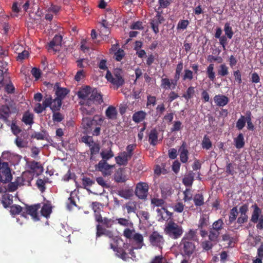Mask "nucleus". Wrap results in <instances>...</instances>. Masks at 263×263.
Wrapping results in <instances>:
<instances>
[{"label": "nucleus", "mask_w": 263, "mask_h": 263, "mask_svg": "<svg viewBox=\"0 0 263 263\" xmlns=\"http://www.w3.org/2000/svg\"><path fill=\"white\" fill-rule=\"evenodd\" d=\"M123 235L129 240L132 246L124 243L122 248L117 249V255L124 260H127L129 258H135L134 249H140L144 245L142 235L137 233L134 229L126 228L123 231Z\"/></svg>", "instance_id": "f257e3e1"}, {"label": "nucleus", "mask_w": 263, "mask_h": 263, "mask_svg": "<svg viewBox=\"0 0 263 263\" xmlns=\"http://www.w3.org/2000/svg\"><path fill=\"white\" fill-rule=\"evenodd\" d=\"M77 95L81 99V109L84 115L92 114L95 111L92 105L99 104L103 102L102 97L97 89L88 86L81 87L77 92Z\"/></svg>", "instance_id": "f03ea898"}, {"label": "nucleus", "mask_w": 263, "mask_h": 263, "mask_svg": "<svg viewBox=\"0 0 263 263\" xmlns=\"http://www.w3.org/2000/svg\"><path fill=\"white\" fill-rule=\"evenodd\" d=\"M196 237V233L193 230L184 234L179 245L180 254L183 256L189 258L195 252L196 246L194 241Z\"/></svg>", "instance_id": "7ed1b4c3"}, {"label": "nucleus", "mask_w": 263, "mask_h": 263, "mask_svg": "<svg viewBox=\"0 0 263 263\" xmlns=\"http://www.w3.org/2000/svg\"><path fill=\"white\" fill-rule=\"evenodd\" d=\"M224 223L221 218L214 221L211 226H210L208 230V237L209 240L216 243L219 240L220 235L222 231L224 230Z\"/></svg>", "instance_id": "20e7f679"}, {"label": "nucleus", "mask_w": 263, "mask_h": 263, "mask_svg": "<svg viewBox=\"0 0 263 263\" xmlns=\"http://www.w3.org/2000/svg\"><path fill=\"white\" fill-rule=\"evenodd\" d=\"M102 235H105L110 239V248L117 252L118 248L116 247V243L118 240V237L115 236L111 231L106 229L102 225H97L96 237H99Z\"/></svg>", "instance_id": "39448f33"}, {"label": "nucleus", "mask_w": 263, "mask_h": 263, "mask_svg": "<svg viewBox=\"0 0 263 263\" xmlns=\"http://www.w3.org/2000/svg\"><path fill=\"white\" fill-rule=\"evenodd\" d=\"M164 231L166 234L173 239H177L180 237L183 232L182 227L173 221H170L167 222Z\"/></svg>", "instance_id": "423d86ee"}, {"label": "nucleus", "mask_w": 263, "mask_h": 263, "mask_svg": "<svg viewBox=\"0 0 263 263\" xmlns=\"http://www.w3.org/2000/svg\"><path fill=\"white\" fill-rule=\"evenodd\" d=\"M83 115V118L82 121V124L84 128L87 130H92L94 126H101L103 123V119L99 116L96 115L92 119L90 117L85 116L88 115Z\"/></svg>", "instance_id": "0eeeda50"}, {"label": "nucleus", "mask_w": 263, "mask_h": 263, "mask_svg": "<svg viewBox=\"0 0 263 263\" xmlns=\"http://www.w3.org/2000/svg\"><path fill=\"white\" fill-rule=\"evenodd\" d=\"M106 78L117 88L121 86L124 83L123 71L120 69H115L112 74L108 71L106 74Z\"/></svg>", "instance_id": "6e6552de"}, {"label": "nucleus", "mask_w": 263, "mask_h": 263, "mask_svg": "<svg viewBox=\"0 0 263 263\" xmlns=\"http://www.w3.org/2000/svg\"><path fill=\"white\" fill-rule=\"evenodd\" d=\"M149 240L153 246L162 249L164 240L163 236L157 232H154L149 237Z\"/></svg>", "instance_id": "1a4fd4ad"}, {"label": "nucleus", "mask_w": 263, "mask_h": 263, "mask_svg": "<svg viewBox=\"0 0 263 263\" xmlns=\"http://www.w3.org/2000/svg\"><path fill=\"white\" fill-rule=\"evenodd\" d=\"M148 185L144 182H140L137 184L135 194L140 199H145L147 195Z\"/></svg>", "instance_id": "9d476101"}, {"label": "nucleus", "mask_w": 263, "mask_h": 263, "mask_svg": "<svg viewBox=\"0 0 263 263\" xmlns=\"http://www.w3.org/2000/svg\"><path fill=\"white\" fill-rule=\"evenodd\" d=\"M62 37L61 35H55L52 40L49 43L48 50L49 51L56 52L60 50Z\"/></svg>", "instance_id": "9b49d317"}, {"label": "nucleus", "mask_w": 263, "mask_h": 263, "mask_svg": "<svg viewBox=\"0 0 263 263\" xmlns=\"http://www.w3.org/2000/svg\"><path fill=\"white\" fill-rule=\"evenodd\" d=\"M98 170L102 172L104 176H109L111 175V170L114 168V165H109L104 160H101L97 164Z\"/></svg>", "instance_id": "f8f14e48"}, {"label": "nucleus", "mask_w": 263, "mask_h": 263, "mask_svg": "<svg viewBox=\"0 0 263 263\" xmlns=\"http://www.w3.org/2000/svg\"><path fill=\"white\" fill-rule=\"evenodd\" d=\"M177 82L174 79H170L167 78H162L161 80V87L166 89H174L177 85Z\"/></svg>", "instance_id": "ddd939ff"}, {"label": "nucleus", "mask_w": 263, "mask_h": 263, "mask_svg": "<svg viewBox=\"0 0 263 263\" xmlns=\"http://www.w3.org/2000/svg\"><path fill=\"white\" fill-rule=\"evenodd\" d=\"M41 206L40 204H37L27 208V213L30 215L34 221H37L40 219V215L37 213V211L41 208Z\"/></svg>", "instance_id": "4468645a"}, {"label": "nucleus", "mask_w": 263, "mask_h": 263, "mask_svg": "<svg viewBox=\"0 0 263 263\" xmlns=\"http://www.w3.org/2000/svg\"><path fill=\"white\" fill-rule=\"evenodd\" d=\"M213 100L216 106L219 107H223L229 102V98L223 95H215Z\"/></svg>", "instance_id": "2eb2a0df"}, {"label": "nucleus", "mask_w": 263, "mask_h": 263, "mask_svg": "<svg viewBox=\"0 0 263 263\" xmlns=\"http://www.w3.org/2000/svg\"><path fill=\"white\" fill-rule=\"evenodd\" d=\"M132 157L125 153V152L121 153L119 156L115 157L117 163L120 165H126Z\"/></svg>", "instance_id": "dca6fc26"}, {"label": "nucleus", "mask_w": 263, "mask_h": 263, "mask_svg": "<svg viewBox=\"0 0 263 263\" xmlns=\"http://www.w3.org/2000/svg\"><path fill=\"white\" fill-rule=\"evenodd\" d=\"M252 208L253 209V211L252 213L251 221L254 223H256L258 220H259L261 216H263V215H261V211L257 204L253 205Z\"/></svg>", "instance_id": "f3484780"}, {"label": "nucleus", "mask_w": 263, "mask_h": 263, "mask_svg": "<svg viewBox=\"0 0 263 263\" xmlns=\"http://www.w3.org/2000/svg\"><path fill=\"white\" fill-rule=\"evenodd\" d=\"M179 152L180 153V161L182 163H186L188 161L189 159V151L186 148V145L185 142H183L181 146L179 149Z\"/></svg>", "instance_id": "a211bd4d"}, {"label": "nucleus", "mask_w": 263, "mask_h": 263, "mask_svg": "<svg viewBox=\"0 0 263 263\" xmlns=\"http://www.w3.org/2000/svg\"><path fill=\"white\" fill-rule=\"evenodd\" d=\"M137 205L136 201L130 200L122 205V209H126L128 214L132 213H135L137 210Z\"/></svg>", "instance_id": "6ab92c4d"}, {"label": "nucleus", "mask_w": 263, "mask_h": 263, "mask_svg": "<svg viewBox=\"0 0 263 263\" xmlns=\"http://www.w3.org/2000/svg\"><path fill=\"white\" fill-rule=\"evenodd\" d=\"M22 3L19 2H14L11 8V13L10 16L11 17H17L20 15V13L22 12Z\"/></svg>", "instance_id": "aec40b11"}, {"label": "nucleus", "mask_w": 263, "mask_h": 263, "mask_svg": "<svg viewBox=\"0 0 263 263\" xmlns=\"http://www.w3.org/2000/svg\"><path fill=\"white\" fill-rule=\"evenodd\" d=\"M114 179L117 182H124L127 180V177L122 169L118 170L114 175Z\"/></svg>", "instance_id": "412c9836"}, {"label": "nucleus", "mask_w": 263, "mask_h": 263, "mask_svg": "<svg viewBox=\"0 0 263 263\" xmlns=\"http://www.w3.org/2000/svg\"><path fill=\"white\" fill-rule=\"evenodd\" d=\"M57 87L55 90V95L57 98L62 100L64 99L65 96L68 94V90L65 88L59 87L58 84H56L54 89Z\"/></svg>", "instance_id": "4be33fe9"}, {"label": "nucleus", "mask_w": 263, "mask_h": 263, "mask_svg": "<svg viewBox=\"0 0 263 263\" xmlns=\"http://www.w3.org/2000/svg\"><path fill=\"white\" fill-rule=\"evenodd\" d=\"M146 116V113L142 110L138 111L133 115L132 119L135 123H140L143 121Z\"/></svg>", "instance_id": "5701e85b"}, {"label": "nucleus", "mask_w": 263, "mask_h": 263, "mask_svg": "<svg viewBox=\"0 0 263 263\" xmlns=\"http://www.w3.org/2000/svg\"><path fill=\"white\" fill-rule=\"evenodd\" d=\"M238 217L237 219L236 223L234 225V229L238 230L242 224L247 222L248 220V216L247 215H242L238 214Z\"/></svg>", "instance_id": "b1692460"}, {"label": "nucleus", "mask_w": 263, "mask_h": 263, "mask_svg": "<svg viewBox=\"0 0 263 263\" xmlns=\"http://www.w3.org/2000/svg\"><path fill=\"white\" fill-rule=\"evenodd\" d=\"M29 167L34 173L39 174L43 172V168L39 162L33 161L30 162Z\"/></svg>", "instance_id": "393cba45"}, {"label": "nucleus", "mask_w": 263, "mask_h": 263, "mask_svg": "<svg viewBox=\"0 0 263 263\" xmlns=\"http://www.w3.org/2000/svg\"><path fill=\"white\" fill-rule=\"evenodd\" d=\"M117 110L113 106H109L105 111L106 116L111 120L116 119L117 116Z\"/></svg>", "instance_id": "a878e982"}, {"label": "nucleus", "mask_w": 263, "mask_h": 263, "mask_svg": "<svg viewBox=\"0 0 263 263\" xmlns=\"http://www.w3.org/2000/svg\"><path fill=\"white\" fill-rule=\"evenodd\" d=\"M194 178V173L192 171H190L185 175L182 182L186 186H191L193 184Z\"/></svg>", "instance_id": "bb28decb"}, {"label": "nucleus", "mask_w": 263, "mask_h": 263, "mask_svg": "<svg viewBox=\"0 0 263 263\" xmlns=\"http://www.w3.org/2000/svg\"><path fill=\"white\" fill-rule=\"evenodd\" d=\"M209 216L207 214H203L201 215L198 222V228L202 229L209 225Z\"/></svg>", "instance_id": "cd10ccee"}, {"label": "nucleus", "mask_w": 263, "mask_h": 263, "mask_svg": "<svg viewBox=\"0 0 263 263\" xmlns=\"http://www.w3.org/2000/svg\"><path fill=\"white\" fill-rule=\"evenodd\" d=\"M52 212L51 206L50 203H45L41 210V215L48 218Z\"/></svg>", "instance_id": "c85d7f7f"}, {"label": "nucleus", "mask_w": 263, "mask_h": 263, "mask_svg": "<svg viewBox=\"0 0 263 263\" xmlns=\"http://www.w3.org/2000/svg\"><path fill=\"white\" fill-rule=\"evenodd\" d=\"M62 105V100L55 98L54 99H51L50 109L52 112L59 110Z\"/></svg>", "instance_id": "c756f323"}, {"label": "nucleus", "mask_w": 263, "mask_h": 263, "mask_svg": "<svg viewBox=\"0 0 263 263\" xmlns=\"http://www.w3.org/2000/svg\"><path fill=\"white\" fill-rule=\"evenodd\" d=\"M158 133L156 129L151 130L148 136V141L150 144L155 145L157 143Z\"/></svg>", "instance_id": "7c9ffc66"}, {"label": "nucleus", "mask_w": 263, "mask_h": 263, "mask_svg": "<svg viewBox=\"0 0 263 263\" xmlns=\"http://www.w3.org/2000/svg\"><path fill=\"white\" fill-rule=\"evenodd\" d=\"M235 145L237 148H241L244 146L245 141L242 134L240 133L238 136L234 139Z\"/></svg>", "instance_id": "2f4dec72"}, {"label": "nucleus", "mask_w": 263, "mask_h": 263, "mask_svg": "<svg viewBox=\"0 0 263 263\" xmlns=\"http://www.w3.org/2000/svg\"><path fill=\"white\" fill-rule=\"evenodd\" d=\"M33 115L28 111L25 112L23 116L22 121L26 124L31 125L33 123Z\"/></svg>", "instance_id": "473e14b6"}, {"label": "nucleus", "mask_w": 263, "mask_h": 263, "mask_svg": "<svg viewBox=\"0 0 263 263\" xmlns=\"http://www.w3.org/2000/svg\"><path fill=\"white\" fill-rule=\"evenodd\" d=\"M101 156L102 158V160L106 162L107 160L114 157V153L111 149H105L101 152Z\"/></svg>", "instance_id": "72a5a7b5"}, {"label": "nucleus", "mask_w": 263, "mask_h": 263, "mask_svg": "<svg viewBox=\"0 0 263 263\" xmlns=\"http://www.w3.org/2000/svg\"><path fill=\"white\" fill-rule=\"evenodd\" d=\"M214 65L213 64H210L206 68V74L208 77L212 81H214L215 79V73L214 71Z\"/></svg>", "instance_id": "f704fd0d"}, {"label": "nucleus", "mask_w": 263, "mask_h": 263, "mask_svg": "<svg viewBox=\"0 0 263 263\" xmlns=\"http://www.w3.org/2000/svg\"><path fill=\"white\" fill-rule=\"evenodd\" d=\"M50 6H47L45 8L46 12H52L54 14H57L61 9V7L59 5H54L50 3Z\"/></svg>", "instance_id": "c9c22d12"}, {"label": "nucleus", "mask_w": 263, "mask_h": 263, "mask_svg": "<svg viewBox=\"0 0 263 263\" xmlns=\"http://www.w3.org/2000/svg\"><path fill=\"white\" fill-rule=\"evenodd\" d=\"M238 215V211L236 206L233 207L231 210L229 214V223H232L236 220L237 217Z\"/></svg>", "instance_id": "e433bc0d"}, {"label": "nucleus", "mask_w": 263, "mask_h": 263, "mask_svg": "<svg viewBox=\"0 0 263 263\" xmlns=\"http://www.w3.org/2000/svg\"><path fill=\"white\" fill-rule=\"evenodd\" d=\"M10 114V108L7 105H2L0 107V115L3 118L7 119Z\"/></svg>", "instance_id": "4c0bfd02"}, {"label": "nucleus", "mask_w": 263, "mask_h": 263, "mask_svg": "<svg viewBox=\"0 0 263 263\" xmlns=\"http://www.w3.org/2000/svg\"><path fill=\"white\" fill-rule=\"evenodd\" d=\"M229 68L226 64H222L219 66L217 71L218 74L220 77L226 76L229 74Z\"/></svg>", "instance_id": "58836bf2"}, {"label": "nucleus", "mask_w": 263, "mask_h": 263, "mask_svg": "<svg viewBox=\"0 0 263 263\" xmlns=\"http://www.w3.org/2000/svg\"><path fill=\"white\" fill-rule=\"evenodd\" d=\"M183 69V63L182 62H179L176 66L175 69V76L174 77V79L177 82L180 79V74Z\"/></svg>", "instance_id": "ea45409f"}, {"label": "nucleus", "mask_w": 263, "mask_h": 263, "mask_svg": "<svg viewBox=\"0 0 263 263\" xmlns=\"http://www.w3.org/2000/svg\"><path fill=\"white\" fill-rule=\"evenodd\" d=\"M193 200L197 206H201L204 204V198L201 194H196L194 197Z\"/></svg>", "instance_id": "a19ab883"}, {"label": "nucleus", "mask_w": 263, "mask_h": 263, "mask_svg": "<svg viewBox=\"0 0 263 263\" xmlns=\"http://www.w3.org/2000/svg\"><path fill=\"white\" fill-rule=\"evenodd\" d=\"M202 147L203 149H209L212 147V142L207 135H205L201 143Z\"/></svg>", "instance_id": "79ce46f5"}, {"label": "nucleus", "mask_w": 263, "mask_h": 263, "mask_svg": "<svg viewBox=\"0 0 263 263\" xmlns=\"http://www.w3.org/2000/svg\"><path fill=\"white\" fill-rule=\"evenodd\" d=\"M194 74V73L193 71L189 69H185L184 70V73L182 77V80L191 81L193 79Z\"/></svg>", "instance_id": "37998d69"}, {"label": "nucleus", "mask_w": 263, "mask_h": 263, "mask_svg": "<svg viewBox=\"0 0 263 263\" xmlns=\"http://www.w3.org/2000/svg\"><path fill=\"white\" fill-rule=\"evenodd\" d=\"M224 31L225 32L226 35L229 39H232L233 35V31L232 30V28L230 25L229 23H226L224 25Z\"/></svg>", "instance_id": "c03bdc74"}, {"label": "nucleus", "mask_w": 263, "mask_h": 263, "mask_svg": "<svg viewBox=\"0 0 263 263\" xmlns=\"http://www.w3.org/2000/svg\"><path fill=\"white\" fill-rule=\"evenodd\" d=\"M13 202L12 198L9 195H4L2 197V203L5 208H7Z\"/></svg>", "instance_id": "a18cd8bd"}, {"label": "nucleus", "mask_w": 263, "mask_h": 263, "mask_svg": "<svg viewBox=\"0 0 263 263\" xmlns=\"http://www.w3.org/2000/svg\"><path fill=\"white\" fill-rule=\"evenodd\" d=\"M116 220L118 224L123 227H128L133 226V223L129 220V218L128 219L120 218L116 219Z\"/></svg>", "instance_id": "49530a36"}, {"label": "nucleus", "mask_w": 263, "mask_h": 263, "mask_svg": "<svg viewBox=\"0 0 263 263\" xmlns=\"http://www.w3.org/2000/svg\"><path fill=\"white\" fill-rule=\"evenodd\" d=\"M89 147L90 150V159H93V156L99 152L100 146L98 144L95 142L92 145H90Z\"/></svg>", "instance_id": "de8ad7c7"}, {"label": "nucleus", "mask_w": 263, "mask_h": 263, "mask_svg": "<svg viewBox=\"0 0 263 263\" xmlns=\"http://www.w3.org/2000/svg\"><path fill=\"white\" fill-rule=\"evenodd\" d=\"M156 15L153 18L155 20L159 23H163L164 21V17L162 16V11L160 10V8L156 9Z\"/></svg>", "instance_id": "09e8293b"}, {"label": "nucleus", "mask_w": 263, "mask_h": 263, "mask_svg": "<svg viewBox=\"0 0 263 263\" xmlns=\"http://www.w3.org/2000/svg\"><path fill=\"white\" fill-rule=\"evenodd\" d=\"M95 183V181L91 179L90 178L84 177L82 178V184L84 188L87 190V187L91 186Z\"/></svg>", "instance_id": "8fccbe9b"}, {"label": "nucleus", "mask_w": 263, "mask_h": 263, "mask_svg": "<svg viewBox=\"0 0 263 263\" xmlns=\"http://www.w3.org/2000/svg\"><path fill=\"white\" fill-rule=\"evenodd\" d=\"M236 168V164L231 163H228L226 166V172L229 174L233 175L236 173L235 170Z\"/></svg>", "instance_id": "3c124183"}, {"label": "nucleus", "mask_w": 263, "mask_h": 263, "mask_svg": "<svg viewBox=\"0 0 263 263\" xmlns=\"http://www.w3.org/2000/svg\"><path fill=\"white\" fill-rule=\"evenodd\" d=\"M246 125V120H245V116L241 115L240 118L237 120L236 124V127L238 130H241Z\"/></svg>", "instance_id": "603ef678"}, {"label": "nucleus", "mask_w": 263, "mask_h": 263, "mask_svg": "<svg viewBox=\"0 0 263 263\" xmlns=\"http://www.w3.org/2000/svg\"><path fill=\"white\" fill-rule=\"evenodd\" d=\"M195 92L194 87L193 86H190L186 92L185 94L183 95V97L187 100H189L191 98H192L193 96V95Z\"/></svg>", "instance_id": "864d4df0"}, {"label": "nucleus", "mask_w": 263, "mask_h": 263, "mask_svg": "<svg viewBox=\"0 0 263 263\" xmlns=\"http://www.w3.org/2000/svg\"><path fill=\"white\" fill-rule=\"evenodd\" d=\"M15 143L19 148H24L27 146V142L19 137H16Z\"/></svg>", "instance_id": "5fc2aeb1"}, {"label": "nucleus", "mask_w": 263, "mask_h": 263, "mask_svg": "<svg viewBox=\"0 0 263 263\" xmlns=\"http://www.w3.org/2000/svg\"><path fill=\"white\" fill-rule=\"evenodd\" d=\"M150 24L151 25V27L153 31L156 34H157L159 31V25L161 24V23H158L157 21L153 18L151 20Z\"/></svg>", "instance_id": "6e6d98bb"}, {"label": "nucleus", "mask_w": 263, "mask_h": 263, "mask_svg": "<svg viewBox=\"0 0 263 263\" xmlns=\"http://www.w3.org/2000/svg\"><path fill=\"white\" fill-rule=\"evenodd\" d=\"M189 24V21L185 20H180L178 23L177 29V30H184L186 28Z\"/></svg>", "instance_id": "4d7b16f0"}, {"label": "nucleus", "mask_w": 263, "mask_h": 263, "mask_svg": "<svg viewBox=\"0 0 263 263\" xmlns=\"http://www.w3.org/2000/svg\"><path fill=\"white\" fill-rule=\"evenodd\" d=\"M114 223V220L111 219H108L107 218H104L102 220L100 224L103 227L104 226L107 228H111Z\"/></svg>", "instance_id": "13d9d810"}, {"label": "nucleus", "mask_w": 263, "mask_h": 263, "mask_svg": "<svg viewBox=\"0 0 263 263\" xmlns=\"http://www.w3.org/2000/svg\"><path fill=\"white\" fill-rule=\"evenodd\" d=\"M31 137L32 138H35L37 140H44L46 137V133L44 131H42V132H35Z\"/></svg>", "instance_id": "bf43d9fd"}, {"label": "nucleus", "mask_w": 263, "mask_h": 263, "mask_svg": "<svg viewBox=\"0 0 263 263\" xmlns=\"http://www.w3.org/2000/svg\"><path fill=\"white\" fill-rule=\"evenodd\" d=\"M101 25L102 27L101 28L100 31V33L101 34H103V32L104 31H106L108 33H110V31L109 30L110 24L106 20L102 21Z\"/></svg>", "instance_id": "052dcab7"}, {"label": "nucleus", "mask_w": 263, "mask_h": 263, "mask_svg": "<svg viewBox=\"0 0 263 263\" xmlns=\"http://www.w3.org/2000/svg\"><path fill=\"white\" fill-rule=\"evenodd\" d=\"M22 207L18 205H13L10 207V213L12 215L18 214L22 211Z\"/></svg>", "instance_id": "680f3d73"}, {"label": "nucleus", "mask_w": 263, "mask_h": 263, "mask_svg": "<svg viewBox=\"0 0 263 263\" xmlns=\"http://www.w3.org/2000/svg\"><path fill=\"white\" fill-rule=\"evenodd\" d=\"M184 206L185 205L183 203L178 202L174 205L173 209L174 211L177 213H181L184 210Z\"/></svg>", "instance_id": "e2e57ef3"}, {"label": "nucleus", "mask_w": 263, "mask_h": 263, "mask_svg": "<svg viewBox=\"0 0 263 263\" xmlns=\"http://www.w3.org/2000/svg\"><path fill=\"white\" fill-rule=\"evenodd\" d=\"M125 55L123 50L119 49L115 53V57L117 61H121Z\"/></svg>", "instance_id": "0e129e2a"}, {"label": "nucleus", "mask_w": 263, "mask_h": 263, "mask_svg": "<svg viewBox=\"0 0 263 263\" xmlns=\"http://www.w3.org/2000/svg\"><path fill=\"white\" fill-rule=\"evenodd\" d=\"M182 127V123L180 121H175L171 130L172 132L179 131L181 129Z\"/></svg>", "instance_id": "69168bd1"}, {"label": "nucleus", "mask_w": 263, "mask_h": 263, "mask_svg": "<svg viewBox=\"0 0 263 263\" xmlns=\"http://www.w3.org/2000/svg\"><path fill=\"white\" fill-rule=\"evenodd\" d=\"M97 182L103 187L108 188L109 184L102 177H99L96 179Z\"/></svg>", "instance_id": "338daca9"}, {"label": "nucleus", "mask_w": 263, "mask_h": 263, "mask_svg": "<svg viewBox=\"0 0 263 263\" xmlns=\"http://www.w3.org/2000/svg\"><path fill=\"white\" fill-rule=\"evenodd\" d=\"M151 263H167L166 259L162 255L157 256L155 257Z\"/></svg>", "instance_id": "774afa93"}]
</instances>
